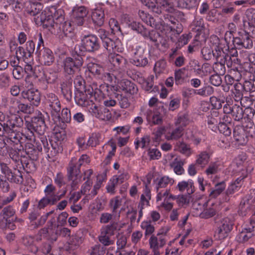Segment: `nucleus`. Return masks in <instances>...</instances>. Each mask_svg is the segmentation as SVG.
<instances>
[{"mask_svg": "<svg viewBox=\"0 0 255 255\" xmlns=\"http://www.w3.org/2000/svg\"><path fill=\"white\" fill-rule=\"evenodd\" d=\"M81 39V51L93 52L98 50L100 48V41L95 35H84Z\"/></svg>", "mask_w": 255, "mask_h": 255, "instance_id": "nucleus-8", "label": "nucleus"}, {"mask_svg": "<svg viewBox=\"0 0 255 255\" xmlns=\"http://www.w3.org/2000/svg\"><path fill=\"white\" fill-rule=\"evenodd\" d=\"M255 137V132L247 127L243 126H236L233 130V136L235 141L239 145H245L248 141V136Z\"/></svg>", "mask_w": 255, "mask_h": 255, "instance_id": "nucleus-10", "label": "nucleus"}, {"mask_svg": "<svg viewBox=\"0 0 255 255\" xmlns=\"http://www.w3.org/2000/svg\"><path fill=\"white\" fill-rule=\"evenodd\" d=\"M215 50H213L212 48L209 47H204L201 49V54L202 57L204 60L208 61L214 58Z\"/></svg>", "mask_w": 255, "mask_h": 255, "instance_id": "nucleus-52", "label": "nucleus"}, {"mask_svg": "<svg viewBox=\"0 0 255 255\" xmlns=\"http://www.w3.org/2000/svg\"><path fill=\"white\" fill-rule=\"evenodd\" d=\"M231 91L234 100L237 102H240V104H241V101L243 98V92L245 91V82L243 84L240 83H236L234 84V88L231 90Z\"/></svg>", "mask_w": 255, "mask_h": 255, "instance_id": "nucleus-25", "label": "nucleus"}, {"mask_svg": "<svg viewBox=\"0 0 255 255\" xmlns=\"http://www.w3.org/2000/svg\"><path fill=\"white\" fill-rule=\"evenodd\" d=\"M226 60V63L228 68H233V70H237V67L236 65H239L240 60L237 57H232L231 55L228 54Z\"/></svg>", "mask_w": 255, "mask_h": 255, "instance_id": "nucleus-47", "label": "nucleus"}, {"mask_svg": "<svg viewBox=\"0 0 255 255\" xmlns=\"http://www.w3.org/2000/svg\"><path fill=\"white\" fill-rule=\"evenodd\" d=\"M48 148L44 149L47 153V157L49 158L55 156L59 152H61L63 150L62 146H61L58 142L50 141V145L48 143Z\"/></svg>", "mask_w": 255, "mask_h": 255, "instance_id": "nucleus-27", "label": "nucleus"}, {"mask_svg": "<svg viewBox=\"0 0 255 255\" xmlns=\"http://www.w3.org/2000/svg\"><path fill=\"white\" fill-rule=\"evenodd\" d=\"M129 26L132 30L137 31L139 33H140L142 36L143 35H145L146 33H145V31L146 28L139 22L133 21L129 24Z\"/></svg>", "mask_w": 255, "mask_h": 255, "instance_id": "nucleus-54", "label": "nucleus"}, {"mask_svg": "<svg viewBox=\"0 0 255 255\" xmlns=\"http://www.w3.org/2000/svg\"><path fill=\"white\" fill-rule=\"evenodd\" d=\"M153 78H147V80L145 81L144 84L143 85V88L144 90L149 93H151L152 92H155L157 90L158 87L157 86H154L153 87Z\"/></svg>", "mask_w": 255, "mask_h": 255, "instance_id": "nucleus-58", "label": "nucleus"}, {"mask_svg": "<svg viewBox=\"0 0 255 255\" xmlns=\"http://www.w3.org/2000/svg\"><path fill=\"white\" fill-rule=\"evenodd\" d=\"M150 142V136L147 134L145 135L141 138L140 140L136 139L134 141L135 148L137 149L139 147H141L142 148L147 147L149 145Z\"/></svg>", "mask_w": 255, "mask_h": 255, "instance_id": "nucleus-42", "label": "nucleus"}, {"mask_svg": "<svg viewBox=\"0 0 255 255\" xmlns=\"http://www.w3.org/2000/svg\"><path fill=\"white\" fill-rule=\"evenodd\" d=\"M106 248L100 245H96L92 248L90 255H104L105 253Z\"/></svg>", "mask_w": 255, "mask_h": 255, "instance_id": "nucleus-62", "label": "nucleus"}, {"mask_svg": "<svg viewBox=\"0 0 255 255\" xmlns=\"http://www.w3.org/2000/svg\"><path fill=\"white\" fill-rule=\"evenodd\" d=\"M83 64V59L77 51L75 50L72 57H66L63 60V67L65 73L69 75L73 74L76 71L80 70Z\"/></svg>", "mask_w": 255, "mask_h": 255, "instance_id": "nucleus-3", "label": "nucleus"}, {"mask_svg": "<svg viewBox=\"0 0 255 255\" xmlns=\"http://www.w3.org/2000/svg\"><path fill=\"white\" fill-rule=\"evenodd\" d=\"M3 135L9 139L11 141L17 144L21 139L20 133L15 129L3 127Z\"/></svg>", "mask_w": 255, "mask_h": 255, "instance_id": "nucleus-24", "label": "nucleus"}, {"mask_svg": "<svg viewBox=\"0 0 255 255\" xmlns=\"http://www.w3.org/2000/svg\"><path fill=\"white\" fill-rule=\"evenodd\" d=\"M99 114L100 118L104 121H109L112 118L111 113L107 108H102Z\"/></svg>", "mask_w": 255, "mask_h": 255, "instance_id": "nucleus-64", "label": "nucleus"}, {"mask_svg": "<svg viewBox=\"0 0 255 255\" xmlns=\"http://www.w3.org/2000/svg\"><path fill=\"white\" fill-rule=\"evenodd\" d=\"M101 139V134L99 133H93L88 140L87 145L91 147H96L99 144Z\"/></svg>", "mask_w": 255, "mask_h": 255, "instance_id": "nucleus-46", "label": "nucleus"}, {"mask_svg": "<svg viewBox=\"0 0 255 255\" xmlns=\"http://www.w3.org/2000/svg\"><path fill=\"white\" fill-rule=\"evenodd\" d=\"M220 122H221V119L219 116V113L216 110L211 112L210 115L207 117V122L210 128H214Z\"/></svg>", "mask_w": 255, "mask_h": 255, "instance_id": "nucleus-34", "label": "nucleus"}, {"mask_svg": "<svg viewBox=\"0 0 255 255\" xmlns=\"http://www.w3.org/2000/svg\"><path fill=\"white\" fill-rule=\"evenodd\" d=\"M156 4L154 3H151V5H149V9L157 15L164 13V12H167L168 13H173L174 11L173 6L164 5H162V2L160 0L158 1L155 0Z\"/></svg>", "mask_w": 255, "mask_h": 255, "instance_id": "nucleus-20", "label": "nucleus"}, {"mask_svg": "<svg viewBox=\"0 0 255 255\" xmlns=\"http://www.w3.org/2000/svg\"><path fill=\"white\" fill-rule=\"evenodd\" d=\"M7 106L10 110L15 112L17 111L20 101L15 97H10L7 100Z\"/></svg>", "mask_w": 255, "mask_h": 255, "instance_id": "nucleus-59", "label": "nucleus"}, {"mask_svg": "<svg viewBox=\"0 0 255 255\" xmlns=\"http://www.w3.org/2000/svg\"><path fill=\"white\" fill-rule=\"evenodd\" d=\"M166 62L164 59H160L155 63L153 70L156 74L164 73L166 68Z\"/></svg>", "mask_w": 255, "mask_h": 255, "instance_id": "nucleus-44", "label": "nucleus"}, {"mask_svg": "<svg viewBox=\"0 0 255 255\" xmlns=\"http://www.w3.org/2000/svg\"><path fill=\"white\" fill-rule=\"evenodd\" d=\"M64 11L62 9H58L56 10L54 13L53 19L51 23V26L53 27H57L59 24L65 21Z\"/></svg>", "mask_w": 255, "mask_h": 255, "instance_id": "nucleus-33", "label": "nucleus"}, {"mask_svg": "<svg viewBox=\"0 0 255 255\" xmlns=\"http://www.w3.org/2000/svg\"><path fill=\"white\" fill-rule=\"evenodd\" d=\"M218 130L220 132L226 136H230L232 133L231 128L227 124L224 122H220L218 126Z\"/></svg>", "mask_w": 255, "mask_h": 255, "instance_id": "nucleus-51", "label": "nucleus"}, {"mask_svg": "<svg viewBox=\"0 0 255 255\" xmlns=\"http://www.w3.org/2000/svg\"><path fill=\"white\" fill-rule=\"evenodd\" d=\"M124 60L123 57L119 54L111 55L109 57V61L115 67H119Z\"/></svg>", "mask_w": 255, "mask_h": 255, "instance_id": "nucleus-60", "label": "nucleus"}, {"mask_svg": "<svg viewBox=\"0 0 255 255\" xmlns=\"http://www.w3.org/2000/svg\"><path fill=\"white\" fill-rule=\"evenodd\" d=\"M34 161L30 158L27 159L23 157V159H21L20 162L24 170L28 173L35 170L36 167Z\"/></svg>", "mask_w": 255, "mask_h": 255, "instance_id": "nucleus-39", "label": "nucleus"}, {"mask_svg": "<svg viewBox=\"0 0 255 255\" xmlns=\"http://www.w3.org/2000/svg\"><path fill=\"white\" fill-rule=\"evenodd\" d=\"M40 62L46 66L51 65L55 60L54 54L51 50L47 47H43L36 52Z\"/></svg>", "mask_w": 255, "mask_h": 255, "instance_id": "nucleus-15", "label": "nucleus"}, {"mask_svg": "<svg viewBox=\"0 0 255 255\" xmlns=\"http://www.w3.org/2000/svg\"><path fill=\"white\" fill-rule=\"evenodd\" d=\"M189 122L190 118L188 113L187 112H181L178 115L175 125L176 126L184 129V128L189 124Z\"/></svg>", "mask_w": 255, "mask_h": 255, "instance_id": "nucleus-31", "label": "nucleus"}, {"mask_svg": "<svg viewBox=\"0 0 255 255\" xmlns=\"http://www.w3.org/2000/svg\"><path fill=\"white\" fill-rule=\"evenodd\" d=\"M184 128L176 126V128L173 129L171 131L167 133L166 137L168 140H177L183 135Z\"/></svg>", "mask_w": 255, "mask_h": 255, "instance_id": "nucleus-38", "label": "nucleus"}, {"mask_svg": "<svg viewBox=\"0 0 255 255\" xmlns=\"http://www.w3.org/2000/svg\"><path fill=\"white\" fill-rule=\"evenodd\" d=\"M130 62L137 67H144L148 64V60L143 50H138L130 59Z\"/></svg>", "mask_w": 255, "mask_h": 255, "instance_id": "nucleus-19", "label": "nucleus"}, {"mask_svg": "<svg viewBox=\"0 0 255 255\" xmlns=\"http://www.w3.org/2000/svg\"><path fill=\"white\" fill-rule=\"evenodd\" d=\"M80 164H76L72 159L67 168V179L70 183V186L73 190L77 189L78 185L82 181V175L80 171Z\"/></svg>", "mask_w": 255, "mask_h": 255, "instance_id": "nucleus-4", "label": "nucleus"}, {"mask_svg": "<svg viewBox=\"0 0 255 255\" xmlns=\"http://www.w3.org/2000/svg\"><path fill=\"white\" fill-rule=\"evenodd\" d=\"M206 206L199 214V217L203 219H209L214 216L216 214V211L213 208H206Z\"/></svg>", "mask_w": 255, "mask_h": 255, "instance_id": "nucleus-48", "label": "nucleus"}, {"mask_svg": "<svg viewBox=\"0 0 255 255\" xmlns=\"http://www.w3.org/2000/svg\"><path fill=\"white\" fill-rule=\"evenodd\" d=\"M173 180L172 179L169 178L168 176H163L161 177L158 182L156 186V189L158 191L159 188H165L168 184H172Z\"/></svg>", "mask_w": 255, "mask_h": 255, "instance_id": "nucleus-55", "label": "nucleus"}, {"mask_svg": "<svg viewBox=\"0 0 255 255\" xmlns=\"http://www.w3.org/2000/svg\"><path fill=\"white\" fill-rule=\"evenodd\" d=\"M98 33L102 41L103 47L109 52L121 51V42L119 38H112L109 32L103 28H100Z\"/></svg>", "mask_w": 255, "mask_h": 255, "instance_id": "nucleus-2", "label": "nucleus"}, {"mask_svg": "<svg viewBox=\"0 0 255 255\" xmlns=\"http://www.w3.org/2000/svg\"><path fill=\"white\" fill-rule=\"evenodd\" d=\"M48 141L45 136L41 137L39 141L35 142H26L24 145V151L28 158L33 160H37L42 148H48Z\"/></svg>", "mask_w": 255, "mask_h": 255, "instance_id": "nucleus-1", "label": "nucleus"}, {"mask_svg": "<svg viewBox=\"0 0 255 255\" xmlns=\"http://www.w3.org/2000/svg\"><path fill=\"white\" fill-rule=\"evenodd\" d=\"M83 238L82 236L81 235L80 233H77L73 236L70 241V244L73 246V249L74 250L77 247H78L83 242Z\"/></svg>", "mask_w": 255, "mask_h": 255, "instance_id": "nucleus-56", "label": "nucleus"}, {"mask_svg": "<svg viewBox=\"0 0 255 255\" xmlns=\"http://www.w3.org/2000/svg\"><path fill=\"white\" fill-rule=\"evenodd\" d=\"M17 111L18 112L20 111L26 114H31L34 112V108L30 105L20 102Z\"/></svg>", "mask_w": 255, "mask_h": 255, "instance_id": "nucleus-57", "label": "nucleus"}, {"mask_svg": "<svg viewBox=\"0 0 255 255\" xmlns=\"http://www.w3.org/2000/svg\"><path fill=\"white\" fill-rule=\"evenodd\" d=\"M89 71L96 78H100L102 76L104 69L102 65L95 62H91L87 64Z\"/></svg>", "mask_w": 255, "mask_h": 255, "instance_id": "nucleus-28", "label": "nucleus"}, {"mask_svg": "<svg viewBox=\"0 0 255 255\" xmlns=\"http://www.w3.org/2000/svg\"><path fill=\"white\" fill-rule=\"evenodd\" d=\"M229 53L224 51L223 48L218 46H216L215 48L214 58L216 60L215 63H226L227 57Z\"/></svg>", "mask_w": 255, "mask_h": 255, "instance_id": "nucleus-35", "label": "nucleus"}, {"mask_svg": "<svg viewBox=\"0 0 255 255\" xmlns=\"http://www.w3.org/2000/svg\"><path fill=\"white\" fill-rule=\"evenodd\" d=\"M119 87L123 92L131 95L136 94L138 92L136 84L128 80H122L119 83Z\"/></svg>", "mask_w": 255, "mask_h": 255, "instance_id": "nucleus-22", "label": "nucleus"}, {"mask_svg": "<svg viewBox=\"0 0 255 255\" xmlns=\"http://www.w3.org/2000/svg\"><path fill=\"white\" fill-rule=\"evenodd\" d=\"M214 91V88L212 86L208 85L198 90L197 92H195V93L202 96H209L213 94Z\"/></svg>", "mask_w": 255, "mask_h": 255, "instance_id": "nucleus-53", "label": "nucleus"}, {"mask_svg": "<svg viewBox=\"0 0 255 255\" xmlns=\"http://www.w3.org/2000/svg\"><path fill=\"white\" fill-rule=\"evenodd\" d=\"M71 120V115L70 110L67 108L63 109L61 112V115L59 114V118L58 121H54L55 123H69Z\"/></svg>", "mask_w": 255, "mask_h": 255, "instance_id": "nucleus-41", "label": "nucleus"}, {"mask_svg": "<svg viewBox=\"0 0 255 255\" xmlns=\"http://www.w3.org/2000/svg\"><path fill=\"white\" fill-rule=\"evenodd\" d=\"M198 4L197 0H179L178 1V6L181 8L194 9Z\"/></svg>", "mask_w": 255, "mask_h": 255, "instance_id": "nucleus-37", "label": "nucleus"}, {"mask_svg": "<svg viewBox=\"0 0 255 255\" xmlns=\"http://www.w3.org/2000/svg\"><path fill=\"white\" fill-rule=\"evenodd\" d=\"M74 99L76 103L80 106L85 107L89 105V97L82 90L76 91Z\"/></svg>", "mask_w": 255, "mask_h": 255, "instance_id": "nucleus-29", "label": "nucleus"}, {"mask_svg": "<svg viewBox=\"0 0 255 255\" xmlns=\"http://www.w3.org/2000/svg\"><path fill=\"white\" fill-rule=\"evenodd\" d=\"M45 107L49 111L53 121H58L59 118V112L61 111L60 100L55 94L48 93L45 98Z\"/></svg>", "mask_w": 255, "mask_h": 255, "instance_id": "nucleus-5", "label": "nucleus"}, {"mask_svg": "<svg viewBox=\"0 0 255 255\" xmlns=\"http://www.w3.org/2000/svg\"><path fill=\"white\" fill-rule=\"evenodd\" d=\"M25 4H27L25 5V11L31 15L34 16L38 14L41 10L42 5L39 2H31L29 1Z\"/></svg>", "mask_w": 255, "mask_h": 255, "instance_id": "nucleus-32", "label": "nucleus"}, {"mask_svg": "<svg viewBox=\"0 0 255 255\" xmlns=\"http://www.w3.org/2000/svg\"><path fill=\"white\" fill-rule=\"evenodd\" d=\"M210 154L207 151L201 152L198 156L196 161V164L201 165H205L209 162Z\"/></svg>", "mask_w": 255, "mask_h": 255, "instance_id": "nucleus-45", "label": "nucleus"}, {"mask_svg": "<svg viewBox=\"0 0 255 255\" xmlns=\"http://www.w3.org/2000/svg\"><path fill=\"white\" fill-rule=\"evenodd\" d=\"M21 96L23 99L28 100L31 105L38 106L41 101L40 93L38 90L30 89L23 91L21 93Z\"/></svg>", "mask_w": 255, "mask_h": 255, "instance_id": "nucleus-16", "label": "nucleus"}, {"mask_svg": "<svg viewBox=\"0 0 255 255\" xmlns=\"http://www.w3.org/2000/svg\"><path fill=\"white\" fill-rule=\"evenodd\" d=\"M0 170L4 175V178L9 182L16 184H21L24 181L21 171L14 168L13 170L9 168L6 164H0Z\"/></svg>", "mask_w": 255, "mask_h": 255, "instance_id": "nucleus-9", "label": "nucleus"}, {"mask_svg": "<svg viewBox=\"0 0 255 255\" xmlns=\"http://www.w3.org/2000/svg\"><path fill=\"white\" fill-rule=\"evenodd\" d=\"M192 36L190 34H183L178 38L176 45L178 46V48H181L184 45L187 44L189 40L191 38Z\"/></svg>", "mask_w": 255, "mask_h": 255, "instance_id": "nucleus-61", "label": "nucleus"}, {"mask_svg": "<svg viewBox=\"0 0 255 255\" xmlns=\"http://www.w3.org/2000/svg\"><path fill=\"white\" fill-rule=\"evenodd\" d=\"M232 42L235 47L241 49L242 48L251 49L253 46V40L249 33L242 30L238 32V35L233 37Z\"/></svg>", "mask_w": 255, "mask_h": 255, "instance_id": "nucleus-11", "label": "nucleus"}, {"mask_svg": "<svg viewBox=\"0 0 255 255\" xmlns=\"http://www.w3.org/2000/svg\"><path fill=\"white\" fill-rule=\"evenodd\" d=\"M234 224V221L228 217L221 219L217 223V229L215 232V236H217L219 240L224 239L232 230Z\"/></svg>", "mask_w": 255, "mask_h": 255, "instance_id": "nucleus-13", "label": "nucleus"}, {"mask_svg": "<svg viewBox=\"0 0 255 255\" xmlns=\"http://www.w3.org/2000/svg\"><path fill=\"white\" fill-rule=\"evenodd\" d=\"M243 111L244 109L241 104L230 105L227 102L223 106L224 113L226 114H231L232 119L237 122H241L243 120Z\"/></svg>", "mask_w": 255, "mask_h": 255, "instance_id": "nucleus-14", "label": "nucleus"}, {"mask_svg": "<svg viewBox=\"0 0 255 255\" xmlns=\"http://www.w3.org/2000/svg\"><path fill=\"white\" fill-rule=\"evenodd\" d=\"M15 213L14 209L11 206H7L2 209L0 213V216H2L3 219L10 218L13 217Z\"/></svg>", "mask_w": 255, "mask_h": 255, "instance_id": "nucleus-49", "label": "nucleus"}, {"mask_svg": "<svg viewBox=\"0 0 255 255\" xmlns=\"http://www.w3.org/2000/svg\"><path fill=\"white\" fill-rule=\"evenodd\" d=\"M141 228L145 230V236L147 237L151 235L155 231V228L153 225H151L150 221H143L141 224Z\"/></svg>", "mask_w": 255, "mask_h": 255, "instance_id": "nucleus-43", "label": "nucleus"}, {"mask_svg": "<svg viewBox=\"0 0 255 255\" xmlns=\"http://www.w3.org/2000/svg\"><path fill=\"white\" fill-rule=\"evenodd\" d=\"M61 91L66 101L70 102L72 99V85L70 82H64L61 84Z\"/></svg>", "mask_w": 255, "mask_h": 255, "instance_id": "nucleus-30", "label": "nucleus"}, {"mask_svg": "<svg viewBox=\"0 0 255 255\" xmlns=\"http://www.w3.org/2000/svg\"><path fill=\"white\" fill-rule=\"evenodd\" d=\"M25 126L27 130H34L40 135L43 134L47 128L44 116L41 113L32 117L29 120H26Z\"/></svg>", "mask_w": 255, "mask_h": 255, "instance_id": "nucleus-6", "label": "nucleus"}, {"mask_svg": "<svg viewBox=\"0 0 255 255\" xmlns=\"http://www.w3.org/2000/svg\"><path fill=\"white\" fill-rule=\"evenodd\" d=\"M54 30H57V33L61 32V36L62 38L64 37L72 38L74 36L73 27L72 26L71 23L68 21H65L59 24L57 27H53Z\"/></svg>", "mask_w": 255, "mask_h": 255, "instance_id": "nucleus-17", "label": "nucleus"}, {"mask_svg": "<svg viewBox=\"0 0 255 255\" xmlns=\"http://www.w3.org/2000/svg\"><path fill=\"white\" fill-rule=\"evenodd\" d=\"M87 14L86 9L84 6L75 7L73 10V16L84 18Z\"/></svg>", "mask_w": 255, "mask_h": 255, "instance_id": "nucleus-63", "label": "nucleus"}, {"mask_svg": "<svg viewBox=\"0 0 255 255\" xmlns=\"http://www.w3.org/2000/svg\"><path fill=\"white\" fill-rule=\"evenodd\" d=\"M241 187L238 185H236L233 183H231L226 190L225 192V197L224 198V201L228 202L230 201V199L229 198V196L233 194L236 191H239Z\"/></svg>", "mask_w": 255, "mask_h": 255, "instance_id": "nucleus-50", "label": "nucleus"}, {"mask_svg": "<svg viewBox=\"0 0 255 255\" xmlns=\"http://www.w3.org/2000/svg\"><path fill=\"white\" fill-rule=\"evenodd\" d=\"M93 23L95 26H102L105 22V15L102 8L95 9L91 13Z\"/></svg>", "mask_w": 255, "mask_h": 255, "instance_id": "nucleus-23", "label": "nucleus"}, {"mask_svg": "<svg viewBox=\"0 0 255 255\" xmlns=\"http://www.w3.org/2000/svg\"><path fill=\"white\" fill-rule=\"evenodd\" d=\"M187 69L186 67L178 69L174 71V80L175 85H182L186 82L189 75L186 72Z\"/></svg>", "mask_w": 255, "mask_h": 255, "instance_id": "nucleus-26", "label": "nucleus"}, {"mask_svg": "<svg viewBox=\"0 0 255 255\" xmlns=\"http://www.w3.org/2000/svg\"><path fill=\"white\" fill-rule=\"evenodd\" d=\"M243 120L247 123L245 126L247 129L252 130L254 133L255 131V127L254 125V120L255 118V110L251 107L245 108L243 111Z\"/></svg>", "mask_w": 255, "mask_h": 255, "instance_id": "nucleus-18", "label": "nucleus"}, {"mask_svg": "<svg viewBox=\"0 0 255 255\" xmlns=\"http://www.w3.org/2000/svg\"><path fill=\"white\" fill-rule=\"evenodd\" d=\"M23 122L22 118L14 115L7 117L3 120V127L15 129V128H20L23 126Z\"/></svg>", "mask_w": 255, "mask_h": 255, "instance_id": "nucleus-21", "label": "nucleus"}, {"mask_svg": "<svg viewBox=\"0 0 255 255\" xmlns=\"http://www.w3.org/2000/svg\"><path fill=\"white\" fill-rule=\"evenodd\" d=\"M226 188V183L224 181L218 183L215 185V189L209 194L211 198H216L220 195Z\"/></svg>", "mask_w": 255, "mask_h": 255, "instance_id": "nucleus-40", "label": "nucleus"}, {"mask_svg": "<svg viewBox=\"0 0 255 255\" xmlns=\"http://www.w3.org/2000/svg\"><path fill=\"white\" fill-rule=\"evenodd\" d=\"M118 224L113 222L109 225L103 226L101 229L100 235L98 237L99 242L103 246H109L114 244V240L111 239L117 230Z\"/></svg>", "mask_w": 255, "mask_h": 255, "instance_id": "nucleus-7", "label": "nucleus"}, {"mask_svg": "<svg viewBox=\"0 0 255 255\" xmlns=\"http://www.w3.org/2000/svg\"><path fill=\"white\" fill-rule=\"evenodd\" d=\"M168 229L165 231L163 229L158 232L156 236L152 235L149 240L150 248L153 253V255H160L159 249L163 247L166 244L165 236L168 231Z\"/></svg>", "mask_w": 255, "mask_h": 255, "instance_id": "nucleus-12", "label": "nucleus"}, {"mask_svg": "<svg viewBox=\"0 0 255 255\" xmlns=\"http://www.w3.org/2000/svg\"><path fill=\"white\" fill-rule=\"evenodd\" d=\"M243 21L244 23L247 22L250 26L255 24V8H250L246 10Z\"/></svg>", "mask_w": 255, "mask_h": 255, "instance_id": "nucleus-36", "label": "nucleus"}]
</instances>
